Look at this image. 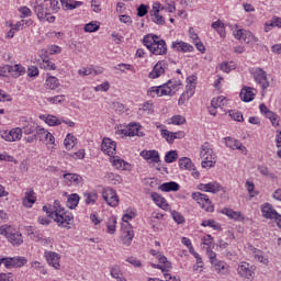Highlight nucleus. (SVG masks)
Returning a JSON list of instances; mask_svg holds the SVG:
<instances>
[{
    "label": "nucleus",
    "instance_id": "f257e3e1",
    "mask_svg": "<svg viewBox=\"0 0 281 281\" xmlns=\"http://www.w3.org/2000/svg\"><path fill=\"white\" fill-rule=\"evenodd\" d=\"M43 211L46 212L47 216L53 218L59 227L71 229V225H74V214L69 211H65V207L60 205L58 200H55L53 209L43 206Z\"/></svg>",
    "mask_w": 281,
    "mask_h": 281
},
{
    "label": "nucleus",
    "instance_id": "f03ea898",
    "mask_svg": "<svg viewBox=\"0 0 281 281\" xmlns=\"http://www.w3.org/2000/svg\"><path fill=\"white\" fill-rule=\"evenodd\" d=\"M143 44L149 52H151L155 56H164L168 54V47L166 46V41L159 40V36L148 34L143 38Z\"/></svg>",
    "mask_w": 281,
    "mask_h": 281
},
{
    "label": "nucleus",
    "instance_id": "7ed1b4c3",
    "mask_svg": "<svg viewBox=\"0 0 281 281\" xmlns=\"http://www.w3.org/2000/svg\"><path fill=\"white\" fill-rule=\"evenodd\" d=\"M200 157L203 159L202 168H214L216 166V154L210 143H204L201 146Z\"/></svg>",
    "mask_w": 281,
    "mask_h": 281
},
{
    "label": "nucleus",
    "instance_id": "20e7f679",
    "mask_svg": "<svg viewBox=\"0 0 281 281\" xmlns=\"http://www.w3.org/2000/svg\"><path fill=\"white\" fill-rule=\"evenodd\" d=\"M153 256H156L158 259L157 263H151L153 269H160L162 273H168L172 269V263L168 261V258L166 256L161 255V252H157L155 250H151Z\"/></svg>",
    "mask_w": 281,
    "mask_h": 281
},
{
    "label": "nucleus",
    "instance_id": "39448f33",
    "mask_svg": "<svg viewBox=\"0 0 281 281\" xmlns=\"http://www.w3.org/2000/svg\"><path fill=\"white\" fill-rule=\"evenodd\" d=\"M191 196L205 212H214V205H212V201L206 194L194 192Z\"/></svg>",
    "mask_w": 281,
    "mask_h": 281
},
{
    "label": "nucleus",
    "instance_id": "423d86ee",
    "mask_svg": "<svg viewBox=\"0 0 281 281\" xmlns=\"http://www.w3.org/2000/svg\"><path fill=\"white\" fill-rule=\"evenodd\" d=\"M256 267L249 265V262L241 261L237 267V273L240 278H245L246 280H252L255 276Z\"/></svg>",
    "mask_w": 281,
    "mask_h": 281
},
{
    "label": "nucleus",
    "instance_id": "0eeeda50",
    "mask_svg": "<svg viewBox=\"0 0 281 281\" xmlns=\"http://www.w3.org/2000/svg\"><path fill=\"white\" fill-rule=\"evenodd\" d=\"M102 196L110 207H117L120 205V198H117L115 190L106 188L103 190Z\"/></svg>",
    "mask_w": 281,
    "mask_h": 281
},
{
    "label": "nucleus",
    "instance_id": "6e6552de",
    "mask_svg": "<svg viewBox=\"0 0 281 281\" xmlns=\"http://www.w3.org/2000/svg\"><path fill=\"white\" fill-rule=\"evenodd\" d=\"M224 140H225V146H227V148H231V150H240L243 155H247V147H245V145H243L240 140L232 137H225Z\"/></svg>",
    "mask_w": 281,
    "mask_h": 281
},
{
    "label": "nucleus",
    "instance_id": "1a4fd4ad",
    "mask_svg": "<svg viewBox=\"0 0 281 281\" xmlns=\"http://www.w3.org/2000/svg\"><path fill=\"white\" fill-rule=\"evenodd\" d=\"M117 148V145L114 140L111 138H103L101 144V150L104 153V155H108L109 157H113L115 155V149Z\"/></svg>",
    "mask_w": 281,
    "mask_h": 281
},
{
    "label": "nucleus",
    "instance_id": "9d476101",
    "mask_svg": "<svg viewBox=\"0 0 281 281\" xmlns=\"http://www.w3.org/2000/svg\"><path fill=\"white\" fill-rule=\"evenodd\" d=\"M23 137V130L20 127L12 128L9 132H3L2 138L5 142H19Z\"/></svg>",
    "mask_w": 281,
    "mask_h": 281
},
{
    "label": "nucleus",
    "instance_id": "9b49d317",
    "mask_svg": "<svg viewBox=\"0 0 281 281\" xmlns=\"http://www.w3.org/2000/svg\"><path fill=\"white\" fill-rule=\"evenodd\" d=\"M255 81L261 86V89H267L269 87V79L267 78V72L261 68H257L254 74Z\"/></svg>",
    "mask_w": 281,
    "mask_h": 281
},
{
    "label": "nucleus",
    "instance_id": "f8f14e48",
    "mask_svg": "<svg viewBox=\"0 0 281 281\" xmlns=\"http://www.w3.org/2000/svg\"><path fill=\"white\" fill-rule=\"evenodd\" d=\"M40 126L34 122L32 119L30 120H24L22 123V133L24 135H32L38 131Z\"/></svg>",
    "mask_w": 281,
    "mask_h": 281
},
{
    "label": "nucleus",
    "instance_id": "ddd939ff",
    "mask_svg": "<svg viewBox=\"0 0 281 281\" xmlns=\"http://www.w3.org/2000/svg\"><path fill=\"white\" fill-rule=\"evenodd\" d=\"M166 69H168V64L165 60L158 61L154 66L153 71L149 72V78H159V76L166 74Z\"/></svg>",
    "mask_w": 281,
    "mask_h": 281
},
{
    "label": "nucleus",
    "instance_id": "4468645a",
    "mask_svg": "<svg viewBox=\"0 0 281 281\" xmlns=\"http://www.w3.org/2000/svg\"><path fill=\"white\" fill-rule=\"evenodd\" d=\"M150 18L153 23H156V25H165L166 20L164 19V15L159 14V3H155L153 5V10L150 11Z\"/></svg>",
    "mask_w": 281,
    "mask_h": 281
},
{
    "label": "nucleus",
    "instance_id": "2eb2a0df",
    "mask_svg": "<svg viewBox=\"0 0 281 281\" xmlns=\"http://www.w3.org/2000/svg\"><path fill=\"white\" fill-rule=\"evenodd\" d=\"M140 157L146 159V161L150 160L153 164H159L161 161V158H159V151L155 149L140 151Z\"/></svg>",
    "mask_w": 281,
    "mask_h": 281
},
{
    "label": "nucleus",
    "instance_id": "dca6fc26",
    "mask_svg": "<svg viewBox=\"0 0 281 281\" xmlns=\"http://www.w3.org/2000/svg\"><path fill=\"white\" fill-rule=\"evenodd\" d=\"M110 161L112 162V166L116 168V170H128V168H131V164L126 162L119 156H110Z\"/></svg>",
    "mask_w": 281,
    "mask_h": 281
},
{
    "label": "nucleus",
    "instance_id": "f3484780",
    "mask_svg": "<svg viewBox=\"0 0 281 281\" xmlns=\"http://www.w3.org/2000/svg\"><path fill=\"white\" fill-rule=\"evenodd\" d=\"M262 216L265 218H280V214L277 210H273V206L269 203H265L261 207Z\"/></svg>",
    "mask_w": 281,
    "mask_h": 281
},
{
    "label": "nucleus",
    "instance_id": "a211bd4d",
    "mask_svg": "<svg viewBox=\"0 0 281 281\" xmlns=\"http://www.w3.org/2000/svg\"><path fill=\"white\" fill-rule=\"evenodd\" d=\"M168 93H170V88H166L164 86L151 87L147 91V95H149L150 98H155V95H158V98H161L162 95H168Z\"/></svg>",
    "mask_w": 281,
    "mask_h": 281
},
{
    "label": "nucleus",
    "instance_id": "6ab92c4d",
    "mask_svg": "<svg viewBox=\"0 0 281 281\" xmlns=\"http://www.w3.org/2000/svg\"><path fill=\"white\" fill-rule=\"evenodd\" d=\"M45 256L50 267H54V269H60V256H58V254L48 251Z\"/></svg>",
    "mask_w": 281,
    "mask_h": 281
},
{
    "label": "nucleus",
    "instance_id": "aec40b11",
    "mask_svg": "<svg viewBox=\"0 0 281 281\" xmlns=\"http://www.w3.org/2000/svg\"><path fill=\"white\" fill-rule=\"evenodd\" d=\"M151 199L154 203L158 205V207H161V210H165L166 212L170 210V205L168 204V202L164 196L159 195V193H156V192L151 193Z\"/></svg>",
    "mask_w": 281,
    "mask_h": 281
},
{
    "label": "nucleus",
    "instance_id": "412c9836",
    "mask_svg": "<svg viewBox=\"0 0 281 281\" xmlns=\"http://www.w3.org/2000/svg\"><path fill=\"white\" fill-rule=\"evenodd\" d=\"M42 4H44V9L47 11L48 15L52 14V12H58V10H60L58 0H44Z\"/></svg>",
    "mask_w": 281,
    "mask_h": 281
},
{
    "label": "nucleus",
    "instance_id": "4be33fe9",
    "mask_svg": "<svg viewBox=\"0 0 281 281\" xmlns=\"http://www.w3.org/2000/svg\"><path fill=\"white\" fill-rule=\"evenodd\" d=\"M161 135L166 139V142H168V144H172V142H175V139H182V137H186V133H183V132H180L179 133L180 136H177V134H175L168 130H161Z\"/></svg>",
    "mask_w": 281,
    "mask_h": 281
},
{
    "label": "nucleus",
    "instance_id": "5701e85b",
    "mask_svg": "<svg viewBox=\"0 0 281 281\" xmlns=\"http://www.w3.org/2000/svg\"><path fill=\"white\" fill-rule=\"evenodd\" d=\"M4 69H7L8 72L13 76V78H19V76H23V74H25V68L21 65H7L4 66Z\"/></svg>",
    "mask_w": 281,
    "mask_h": 281
},
{
    "label": "nucleus",
    "instance_id": "b1692460",
    "mask_svg": "<svg viewBox=\"0 0 281 281\" xmlns=\"http://www.w3.org/2000/svg\"><path fill=\"white\" fill-rule=\"evenodd\" d=\"M172 49L177 52H194V46L186 43V42H172L171 44Z\"/></svg>",
    "mask_w": 281,
    "mask_h": 281
},
{
    "label": "nucleus",
    "instance_id": "393cba45",
    "mask_svg": "<svg viewBox=\"0 0 281 281\" xmlns=\"http://www.w3.org/2000/svg\"><path fill=\"white\" fill-rule=\"evenodd\" d=\"M64 179L67 186H80L82 183V177L76 173H65Z\"/></svg>",
    "mask_w": 281,
    "mask_h": 281
},
{
    "label": "nucleus",
    "instance_id": "a878e982",
    "mask_svg": "<svg viewBox=\"0 0 281 281\" xmlns=\"http://www.w3.org/2000/svg\"><path fill=\"white\" fill-rule=\"evenodd\" d=\"M239 97L241 98L243 102H251L254 98H256V92H254V89L249 87L243 88Z\"/></svg>",
    "mask_w": 281,
    "mask_h": 281
},
{
    "label": "nucleus",
    "instance_id": "bb28decb",
    "mask_svg": "<svg viewBox=\"0 0 281 281\" xmlns=\"http://www.w3.org/2000/svg\"><path fill=\"white\" fill-rule=\"evenodd\" d=\"M40 117H41V120H44V122L46 124H48V126H60V124H63V120L58 119V116H54L50 114H44Z\"/></svg>",
    "mask_w": 281,
    "mask_h": 281
},
{
    "label": "nucleus",
    "instance_id": "cd10ccee",
    "mask_svg": "<svg viewBox=\"0 0 281 281\" xmlns=\"http://www.w3.org/2000/svg\"><path fill=\"white\" fill-rule=\"evenodd\" d=\"M36 203V196H34V190L27 189L23 199L24 207H32Z\"/></svg>",
    "mask_w": 281,
    "mask_h": 281
},
{
    "label": "nucleus",
    "instance_id": "c85d7f7f",
    "mask_svg": "<svg viewBox=\"0 0 281 281\" xmlns=\"http://www.w3.org/2000/svg\"><path fill=\"white\" fill-rule=\"evenodd\" d=\"M179 183L175 182V181H170V182H165L159 187V190H161V192H179Z\"/></svg>",
    "mask_w": 281,
    "mask_h": 281
},
{
    "label": "nucleus",
    "instance_id": "c756f323",
    "mask_svg": "<svg viewBox=\"0 0 281 281\" xmlns=\"http://www.w3.org/2000/svg\"><path fill=\"white\" fill-rule=\"evenodd\" d=\"M194 80H196L194 77H189L188 78V85H187V90H186V94L187 98H192L194 95V91L196 89V83L194 82Z\"/></svg>",
    "mask_w": 281,
    "mask_h": 281
},
{
    "label": "nucleus",
    "instance_id": "7c9ffc66",
    "mask_svg": "<svg viewBox=\"0 0 281 281\" xmlns=\"http://www.w3.org/2000/svg\"><path fill=\"white\" fill-rule=\"evenodd\" d=\"M80 202V195L72 193L69 195L66 205L69 210H76L78 207V203Z\"/></svg>",
    "mask_w": 281,
    "mask_h": 281
},
{
    "label": "nucleus",
    "instance_id": "2f4dec72",
    "mask_svg": "<svg viewBox=\"0 0 281 281\" xmlns=\"http://www.w3.org/2000/svg\"><path fill=\"white\" fill-rule=\"evenodd\" d=\"M179 168H181V170L194 171V165L192 164V160L188 157H182L179 159Z\"/></svg>",
    "mask_w": 281,
    "mask_h": 281
},
{
    "label": "nucleus",
    "instance_id": "473e14b6",
    "mask_svg": "<svg viewBox=\"0 0 281 281\" xmlns=\"http://www.w3.org/2000/svg\"><path fill=\"white\" fill-rule=\"evenodd\" d=\"M8 240L11 245H21L23 243V235L21 233H10L8 235Z\"/></svg>",
    "mask_w": 281,
    "mask_h": 281
},
{
    "label": "nucleus",
    "instance_id": "72a5a7b5",
    "mask_svg": "<svg viewBox=\"0 0 281 281\" xmlns=\"http://www.w3.org/2000/svg\"><path fill=\"white\" fill-rule=\"evenodd\" d=\"M34 12L41 21H43V19H46L47 16H49V13L45 10V7L43 3L36 4L34 7Z\"/></svg>",
    "mask_w": 281,
    "mask_h": 281
},
{
    "label": "nucleus",
    "instance_id": "f704fd0d",
    "mask_svg": "<svg viewBox=\"0 0 281 281\" xmlns=\"http://www.w3.org/2000/svg\"><path fill=\"white\" fill-rule=\"evenodd\" d=\"M257 170L258 172H260V175H262V177H268V179H278L276 173H273L271 169H269V167L267 166H258Z\"/></svg>",
    "mask_w": 281,
    "mask_h": 281
},
{
    "label": "nucleus",
    "instance_id": "c9c22d12",
    "mask_svg": "<svg viewBox=\"0 0 281 281\" xmlns=\"http://www.w3.org/2000/svg\"><path fill=\"white\" fill-rule=\"evenodd\" d=\"M162 87H166L167 89L170 90V92L167 93V95H172L175 93V91L172 90L177 89V87H181V80L171 79L167 83H165Z\"/></svg>",
    "mask_w": 281,
    "mask_h": 281
},
{
    "label": "nucleus",
    "instance_id": "e433bc0d",
    "mask_svg": "<svg viewBox=\"0 0 281 281\" xmlns=\"http://www.w3.org/2000/svg\"><path fill=\"white\" fill-rule=\"evenodd\" d=\"M45 85L47 89H52L54 91V89H58V87L60 86V82L58 81V78L54 76H49L47 77Z\"/></svg>",
    "mask_w": 281,
    "mask_h": 281
},
{
    "label": "nucleus",
    "instance_id": "4c0bfd02",
    "mask_svg": "<svg viewBox=\"0 0 281 281\" xmlns=\"http://www.w3.org/2000/svg\"><path fill=\"white\" fill-rule=\"evenodd\" d=\"M139 128H142L139 124L130 123L127 126L128 137H135V135L139 136Z\"/></svg>",
    "mask_w": 281,
    "mask_h": 281
},
{
    "label": "nucleus",
    "instance_id": "58836bf2",
    "mask_svg": "<svg viewBox=\"0 0 281 281\" xmlns=\"http://www.w3.org/2000/svg\"><path fill=\"white\" fill-rule=\"evenodd\" d=\"M64 146H66L67 150H71L76 146V137L68 134L64 140Z\"/></svg>",
    "mask_w": 281,
    "mask_h": 281
},
{
    "label": "nucleus",
    "instance_id": "ea45409f",
    "mask_svg": "<svg viewBox=\"0 0 281 281\" xmlns=\"http://www.w3.org/2000/svg\"><path fill=\"white\" fill-rule=\"evenodd\" d=\"M220 71H223L224 74H229L232 69H236L234 66V63H228V61H223L222 64L218 65Z\"/></svg>",
    "mask_w": 281,
    "mask_h": 281
},
{
    "label": "nucleus",
    "instance_id": "a19ab883",
    "mask_svg": "<svg viewBox=\"0 0 281 281\" xmlns=\"http://www.w3.org/2000/svg\"><path fill=\"white\" fill-rule=\"evenodd\" d=\"M41 68L46 69V71H56V64L49 59H43Z\"/></svg>",
    "mask_w": 281,
    "mask_h": 281
},
{
    "label": "nucleus",
    "instance_id": "79ce46f5",
    "mask_svg": "<svg viewBox=\"0 0 281 281\" xmlns=\"http://www.w3.org/2000/svg\"><path fill=\"white\" fill-rule=\"evenodd\" d=\"M87 205H93L98 201V193L89 192L83 194Z\"/></svg>",
    "mask_w": 281,
    "mask_h": 281
},
{
    "label": "nucleus",
    "instance_id": "37998d69",
    "mask_svg": "<svg viewBox=\"0 0 281 281\" xmlns=\"http://www.w3.org/2000/svg\"><path fill=\"white\" fill-rule=\"evenodd\" d=\"M11 262L13 268L23 267L24 265H27V259L25 257H11Z\"/></svg>",
    "mask_w": 281,
    "mask_h": 281
},
{
    "label": "nucleus",
    "instance_id": "c03bdc74",
    "mask_svg": "<svg viewBox=\"0 0 281 281\" xmlns=\"http://www.w3.org/2000/svg\"><path fill=\"white\" fill-rule=\"evenodd\" d=\"M217 273H227V265L223 261H215L212 263Z\"/></svg>",
    "mask_w": 281,
    "mask_h": 281
},
{
    "label": "nucleus",
    "instance_id": "a18cd8bd",
    "mask_svg": "<svg viewBox=\"0 0 281 281\" xmlns=\"http://www.w3.org/2000/svg\"><path fill=\"white\" fill-rule=\"evenodd\" d=\"M212 106H216L221 109V106H225L227 104V99L225 97H217L211 101Z\"/></svg>",
    "mask_w": 281,
    "mask_h": 281
},
{
    "label": "nucleus",
    "instance_id": "49530a36",
    "mask_svg": "<svg viewBox=\"0 0 281 281\" xmlns=\"http://www.w3.org/2000/svg\"><path fill=\"white\" fill-rule=\"evenodd\" d=\"M176 159H179V154L177 150H170L165 156L166 164H172Z\"/></svg>",
    "mask_w": 281,
    "mask_h": 281
},
{
    "label": "nucleus",
    "instance_id": "de8ad7c7",
    "mask_svg": "<svg viewBox=\"0 0 281 281\" xmlns=\"http://www.w3.org/2000/svg\"><path fill=\"white\" fill-rule=\"evenodd\" d=\"M139 111H144L146 115H153L155 113V105L150 101L145 102Z\"/></svg>",
    "mask_w": 281,
    "mask_h": 281
},
{
    "label": "nucleus",
    "instance_id": "09e8293b",
    "mask_svg": "<svg viewBox=\"0 0 281 281\" xmlns=\"http://www.w3.org/2000/svg\"><path fill=\"white\" fill-rule=\"evenodd\" d=\"M117 225V220L115 217H110L109 221L106 222V227L109 234H115V227Z\"/></svg>",
    "mask_w": 281,
    "mask_h": 281
},
{
    "label": "nucleus",
    "instance_id": "8fccbe9b",
    "mask_svg": "<svg viewBox=\"0 0 281 281\" xmlns=\"http://www.w3.org/2000/svg\"><path fill=\"white\" fill-rule=\"evenodd\" d=\"M85 32L92 33L100 30V24L98 22L87 23L83 27Z\"/></svg>",
    "mask_w": 281,
    "mask_h": 281
},
{
    "label": "nucleus",
    "instance_id": "3c124183",
    "mask_svg": "<svg viewBox=\"0 0 281 281\" xmlns=\"http://www.w3.org/2000/svg\"><path fill=\"white\" fill-rule=\"evenodd\" d=\"M266 117H268V120H270L272 126H279V121H278V114L271 112V110H268L266 112Z\"/></svg>",
    "mask_w": 281,
    "mask_h": 281
},
{
    "label": "nucleus",
    "instance_id": "603ef678",
    "mask_svg": "<svg viewBox=\"0 0 281 281\" xmlns=\"http://www.w3.org/2000/svg\"><path fill=\"white\" fill-rule=\"evenodd\" d=\"M202 227H212L213 229H221V224L216 223L214 220H206L202 222Z\"/></svg>",
    "mask_w": 281,
    "mask_h": 281
},
{
    "label": "nucleus",
    "instance_id": "864d4df0",
    "mask_svg": "<svg viewBox=\"0 0 281 281\" xmlns=\"http://www.w3.org/2000/svg\"><path fill=\"white\" fill-rule=\"evenodd\" d=\"M209 192L212 194H217V192H221L223 190V187L218 182H209Z\"/></svg>",
    "mask_w": 281,
    "mask_h": 281
},
{
    "label": "nucleus",
    "instance_id": "5fc2aeb1",
    "mask_svg": "<svg viewBox=\"0 0 281 281\" xmlns=\"http://www.w3.org/2000/svg\"><path fill=\"white\" fill-rule=\"evenodd\" d=\"M47 130L43 127H37V131L35 132V137L40 139V142H45V138L47 137Z\"/></svg>",
    "mask_w": 281,
    "mask_h": 281
},
{
    "label": "nucleus",
    "instance_id": "6e6d98bb",
    "mask_svg": "<svg viewBox=\"0 0 281 281\" xmlns=\"http://www.w3.org/2000/svg\"><path fill=\"white\" fill-rule=\"evenodd\" d=\"M223 214H226V216H228V218H234V221H238V218H240V213L229 210V209H224Z\"/></svg>",
    "mask_w": 281,
    "mask_h": 281
},
{
    "label": "nucleus",
    "instance_id": "4d7b16f0",
    "mask_svg": "<svg viewBox=\"0 0 281 281\" xmlns=\"http://www.w3.org/2000/svg\"><path fill=\"white\" fill-rule=\"evenodd\" d=\"M133 238H135L133 231H127L123 237L124 245H131V243H133Z\"/></svg>",
    "mask_w": 281,
    "mask_h": 281
},
{
    "label": "nucleus",
    "instance_id": "13d9d810",
    "mask_svg": "<svg viewBox=\"0 0 281 281\" xmlns=\"http://www.w3.org/2000/svg\"><path fill=\"white\" fill-rule=\"evenodd\" d=\"M171 216L173 218V221L176 223H178V225H181V223H184L186 218L183 217V215H181V213L177 212V211H172L171 212Z\"/></svg>",
    "mask_w": 281,
    "mask_h": 281
},
{
    "label": "nucleus",
    "instance_id": "bf43d9fd",
    "mask_svg": "<svg viewBox=\"0 0 281 281\" xmlns=\"http://www.w3.org/2000/svg\"><path fill=\"white\" fill-rule=\"evenodd\" d=\"M254 254H255V259L258 260L259 262H262L263 265H268L269 263V259L265 258V256H262L260 250L255 248Z\"/></svg>",
    "mask_w": 281,
    "mask_h": 281
},
{
    "label": "nucleus",
    "instance_id": "052dcab7",
    "mask_svg": "<svg viewBox=\"0 0 281 281\" xmlns=\"http://www.w3.org/2000/svg\"><path fill=\"white\" fill-rule=\"evenodd\" d=\"M46 100L52 104H60V102H65V95L48 97Z\"/></svg>",
    "mask_w": 281,
    "mask_h": 281
},
{
    "label": "nucleus",
    "instance_id": "680f3d73",
    "mask_svg": "<svg viewBox=\"0 0 281 281\" xmlns=\"http://www.w3.org/2000/svg\"><path fill=\"white\" fill-rule=\"evenodd\" d=\"M110 273H111L112 278H115L117 281H124L120 277V273H121L120 267H117V266L112 267Z\"/></svg>",
    "mask_w": 281,
    "mask_h": 281
},
{
    "label": "nucleus",
    "instance_id": "e2e57ef3",
    "mask_svg": "<svg viewBox=\"0 0 281 281\" xmlns=\"http://www.w3.org/2000/svg\"><path fill=\"white\" fill-rule=\"evenodd\" d=\"M186 122V119L182 115H175L171 117V123L176 126H181Z\"/></svg>",
    "mask_w": 281,
    "mask_h": 281
},
{
    "label": "nucleus",
    "instance_id": "0e129e2a",
    "mask_svg": "<svg viewBox=\"0 0 281 281\" xmlns=\"http://www.w3.org/2000/svg\"><path fill=\"white\" fill-rule=\"evenodd\" d=\"M148 14V5L146 4H140L137 8V15L138 16H146Z\"/></svg>",
    "mask_w": 281,
    "mask_h": 281
},
{
    "label": "nucleus",
    "instance_id": "69168bd1",
    "mask_svg": "<svg viewBox=\"0 0 281 281\" xmlns=\"http://www.w3.org/2000/svg\"><path fill=\"white\" fill-rule=\"evenodd\" d=\"M109 89H111V83H109V81L94 87V91H109Z\"/></svg>",
    "mask_w": 281,
    "mask_h": 281
},
{
    "label": "nucleus",
    "instance_id": "338daca9",
    "mask_svg": "<svg viewBox=\"0 0 281 281\" xmlns=\"http://www.w3.org/2000/svg\"><path fill=\"white\" fill-rule=\"evenodd\" d=\"M116 135H124V137H128V126H117Z\"/></svg>",
    "mask_w": 281,
    "mask_h": 281
},
{
    "label": "nucleus",
    "instance_id": "774afa93",
    "mask_svg": "<svg viewBox=\"0 0 281 281\" xmlns=\"http://www.w3.org/2000/svg\"><path fill=\"white\" fill-rule=\"evenodd\" d=\"M0 281H14V274H12V273H0Z\"/></svg>",
    "mask_w": 281,
    "mask_h": 281
}]
</instances>
